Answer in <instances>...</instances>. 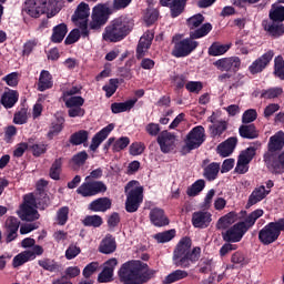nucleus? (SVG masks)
I'll return each instance as SVG.
<instances>
[{
	"instance_id": "1",
	"label": "nucleus",
	"mask_w": 284,
	"mask_h": 284,
	"mask_svg": "<svg viewBox=\"0 0 284 284\" xmlns=\"http://www.w3.org/2000/svg\"><path fill=\"white\" fill-rule=\"evenodd\" d=\"M156 271L150 270L148 264L141 261H129L124 263L120 271V281L124 284H143L154 277Z\"/></svg>"
},
{
	"instance_id": "2",
	"label": "nucleus",
	"mask_w": 284,
	"mask_h": 284,
	"mask_svg": "<svg viewBox=\"0 0 284 284\" xmlns=\"http://www.w3.org/2000/svg\"><path fill=\"white\" fill-rule=\"evenodd\" d=\"M199 258H201V247L195 246L192 248V240L190 237H183L173 251V264L183 270H187L199 263Z\"/></svg>"
},
{
	"instance_id": "3",
	"label": "nucleus",
	"mask_w": 284,
	"mask_h": 284,
	"mask_svg": "<svg viewBox=\"0 0 284 284\" xmlns=\"http://www.w3.org/2000/svg\"><path fill=\"white\" fill-rule=\"evenodd\" d=\"M132 0H113L112 7L109 3H99L92 9L91 22L89 24L91 30H99L102 26L108 23L110 14L119 10H125Z\"/></svg>"
},
{
	"instance_id": "4",
	"label": "nucleus",
	"mask_w": 284,
	"mask_h": 284,
	"mask_svg": "<svg viewBox=\"0 0 284 284\" xmlns=\"http://www.w3.org/2000/svg\"><path fill=\"white\" fill-rule=\"evenodd\" d=\"M284 146V132L278 131L270 138L268 141V152L264 154V161L271 172L274 174H283L284 172V151L277 156V159L272 160V152H278L283 150Z\"/></svg>"
},
{
	"instance_id": "5",
	"label": "nucleus",
	"mask_w": 284,
	"mask_h": 284,
	"mask_svg": "<svg viewBox=\"0 0 284 284\" xmlns=\"http://www.w3.org/2000/svg\"><path fill=\"white\" fill-rule=\"evenodd\" d=\"M212 32V24L204 23L200 28L190 32V38H186L182 41L175 43L173 49V57H187L194 52L195 48H199V42L194 39H203V37H207Z\"/></svg>"
},
{
	"instance_id": "6",
	"label": "nucleus",
	"mask_w": 284,
	"mask_h": 284,
	"mask_svg": "<svg viewBox=\"0 0 284 284\" xmlns=\"http://www.w3.org/2000/svg\"><path fill=\"white\" fill-rule=\"evenodd\" d=\"M264 212L261 209L253 211L244 222H240L231 226L224 233H222L223 241L226 243H239L250 227L263 216Z\"/></svg>"
},
{
	"instance_id": "7",
	"label": "nucleus",
	"mask_w": 284,
	"mask_h": 284,
	"mask_svg": "<svg viewBox=\"0 0 284 284\" xmlns=\"http://www.w3.org/2000/svg\"><path fill=\"white\" fill-rule=\"evenodd\" d=\"M132 21L126 17L115 18L104 30V41H110L111 43L123 41L132 32Z\"/></svg>"
},
{
	"instance_id": "8",
	"label": "nucleus",
	"mask_w": 284,
	"mask_h": 284,
	"mask_svg": "<svg viewBox=\"0 0 284 284\" xmlns=\"http://www.w3.org/2000/svg\"><path fill=\"white\" fill-rule=\"evenodd\" d=\"M59 10V0H27L23 8V12L33 19H39L44 12L49 18L54 17Z\"/></svg>"
},
{
	"instance_id": "9",
	"label": "nucleus",
	"mask_w": 284,
	"mask_h": 284,
	"mask_svg": "<svg viewBox=\"0 0 284 284\" xmlns=\"http://www.w3.org/2000/svg\"><path fill=\"white\" fill-rule=\"evenodd\" d=\"M81 87H72L62 92V101L65 108L69 109L68 114L71 119L77 116H83L85 114V110H83V103H85V99L81 95H77L81 93Z\"/></svg>"
},
{
	"instance_id": "10",
	"label": "nucleus",
	"mask_w": 284,
	"mask_h": 284,
	"mask_svg": "<svg viewBox=\"0 0 284 284\" xmlns=\"http://www.w3.org/2000/svg\"><path fill=\"white\" fill-rule=\"evenodd\" d=\"M143 185H141V183L136 180H132L125 185L124 192L126 195V212L133 213L139 210V207L143 203Z\"/></svg>"
},
{
	"instance_id": "11",
	"label": "nucleus",
	"mask_w": 284,
	"mask_h": 284,
	"mask_svg": "<svg viewBox=\"0 0 284 284\" xmlns=\"http://www.w3.org/2000/svg\"><path fill=\"white\" fill-rule=\"evenodd\" d=\"M281 232H284V217L266 224L258 232V240L263 245H272V243L278 241Z\"/></svg>"
},
{
	"instance_id": "12",
	"label": "nucleus",
	"mask_w": 284,
	"mask_h": 284,
	"mask_svg": "<svg viewBox=\"0 0 284 284\" xmlns=\"http://www.w3.org/2000/svg\"><path fill=\"white\" fill-rule=\"evenodd\" d=\"M18 216L21 221H38L39 211H37V199H34V194L29 193L24 195L23 203L18 211Z\"/></svg>"
},
{
	"instance_id": "13",
	"label": "nucleus",
	"mask_w": 284,
	"mask_h": 284,
	"mask_svg": "<svg viewBox=\"0 0 284 284\" xmlns=\"http://www.w3.org/2000/svg\"><path fill=\"white\" fill-rule=\"evenodd\" d=\"M205 142V129L201 125L193 128L185 139V145L183 146V152H192L201 148Z\"/></svg>"
},
{
	"instance_id": "14",
	"label": "nucleus",
	"mask_w": 284,
	"mask_h": 284,
	"mask_svg": "<svg viewBox=\"0 0 284 284\" xmlns=\"http://www.w3.org/2000/svg\"><path fill=\"white\" fill-rule=\"evenodd\" d=\"M90 19V6L85 2H81L77 10L74 11V14L72 16V21L78 28H80L82 31V37H88V20Z\"/></svg>"
},
{
	"instance_id": "15",
	"label": "nucleus",
	"mask_w": 284,
	"mask_h": 284,
	"mask_svg": "<svg viewBox=\"0 0 284 284\" xmlns=\"http://www.w3.org/2000/svg\"><path fill=\"white\" fill-rule=\"evenodd\" d=\"M43 254V246L36 245L31 250L22 251L18 255H16L12 260V267H21V265H26L29 261H34L37 256H41Z\"/></svg>"
},
{
	"instance_id": "16",
	"label": "nucleus",
	"mask_w": 284,
	"mask_h": 284,
	"mask_svg": "<svg viewBox=\"0 0 284 284\" xmlns=\"http://www.w3.org/2000/svg\"><path fill=\"white\" fill-rule=\"evenodd\" d=\"M108 187L101 181H85L77 189V192L81 194V196H97V194H101V192H105Z\"/></svg>"
},
{
	"instance_id": "17",
	"label": "nucleus",
	"mask_w": 284,
	"mask_h": 284,
	"mask_svg": "<svg viewBox=\"0 0 284 284\" xmlns=\"http://www.w3.org/2000/svg\"><path fill=\"white\" fill-rule=\"evenodd\" d=\"M254 156H256V146H248L246 150L242 151L235 166V172L237 174L247 173L250 170V163Z\"/></svg>"
},
{
	"instance_id": "18",
	"label": "nucleus",
	"mask_w": 284,
	"mask_h": 284,
	"mask_svg": "<svg viewBox=\"0 0 284 284\" xmlns=\"http://www.w3.org/2000/svg\"><path fill=\"white\" fill-rule=\"evenodd\" d=\"M158 143L163 154H170V152L176 149V135L162 131L158 136Z\"/></svg>"
},
{
	"instance_id": "19",
	"label": "nucleus",
	"mask_w": 284,
	"mask_h": 284,
	"mask_svg": "<svg viewBox=\"0 0 284 284\" xmlns=\"http://www.w3.org/2000/svg\"><path fill=\"white\" fill-rule=\"evenodd\" d=\"M215 68L221 72H236L241 68V58H222L214 62Z\"/></svg>"
},
{
	"instance_id": "20",
	"label": "nucleus",
	"mask_w": 284,
	"mask_h": 284,
	"mask_svg": "<svg viewBox=\"0 0 284 284\" xmlns=\"http://www.w3.org/2000/svg\"><path fill=\"white\" fill-rule=\"evenodd\" d=\"M274 59V51L270 50L260 58H257L255 61L252 62V64L248 67V71L251 74H258L262 71H264L267 65H270V61Z\"/></svg>"
},
{
	"instance_id": "21",
	"label": "nucleus",
	"mask_w": 284,
	"mask_h": 284,
	"mask_svg": "<svg viewBox=\"0 0 284 284\" xmlns=\"http://www.w3.org/2000/svg\"><path fill=\"white\" fill-rule=\"evenodd\" d=\"M119 265V261L115 257L110 258L104 263L103 271L99 274V283H110L114 276V267Z\"/></svg>"
},
{
	"instance_id": "22",
	"label": "nucleus",
	"mask_w": 284,
	"mask_h": 284,
	"mask_svg": "<svg viewBox=\"0 0 284 284\" xmlns=\"http://www.w3.org/2000/svg\"><path fill=\"white\" fill-rule=\"evenodd\" d=\"M210 223H212V213L207 211H197L193 213V226L199 227L200 230H205V227H210Z\"/></svg>"
},
{
	"instance_id": "23",
	"label": "nucleus",
	"mask_w": 284,
	"mask_h": 284,
	"mask_svg": "<svg viewBox=\"0 0 284 284\" xmlns=\"http://www.w3.org/2000/svg\"><path fill=\"white\" fill-rule=\"evenodd\" d=\"M154 40V32L146 31L139 41L138 48H136V57L138 59H143L145 57V52L150 50V47L152 45V41Z\"/></svg>"
},
{
	"instance_id": "24",
	"label": "nucleus",
	"mask_w": 284,
	"mask_h": 284,
	"mask_svg": "<svg viewBox=\"0 0 284 284\" xmlns=\"http://www.w3.org/2000/svg\"><path fill=\"white\" fill-rule=\"evenodd\" d=\"M150 221L155 227H165V225H170V220L165 216V211L159 207L150 211Z\"/></svg>"
},
{
	"instance_id": "25",
	"label": "nucleus",
	"mask_w": 284,
	"mask_h": 284,
	"mask_svg": "<svg viewBox=\"0 0 284 284\" xmlns=\"http://www.w3.org/2000/svg\"><path fill=\"white\" fill-rule=\"evenodd\" d=\"M160 3L164 8H170L171 16L174 19L185 10V3H187V0H160Z\"/></svg>"
},
{
	"instance_id": "26",
	"label": "nucleus",
	"mask_w": 284,
	"mask_h": 284,
	"mask_svg": "<svg viewBox=\"0 0 284 284\" xmlns=\"http://www.w3.org/2000/svg\"><path fill=\"white\" fill-rule=\"evenodd\" d=\"M112 130H114V124H108L100 132H98L92 138L90 150H92V152L97 151L99 145H101V143L104 142L108 136H110V132H112Z\"/></svg>"
},
{
	"instance_id": "27",
	"label": "nucleus",
	"mask_w": 284,
	"mask_h": 284,
	"mask_svg": "<svg viewBox=\"0 0 284 284\" xmlns=\"http://www.w3.org/2000/svg\"><path fill=\"white\" fill-rule=\"evenodd\" d=\"M237 143L239 140L236 138H229L225 142L221 143L217 146V154H220V156H222L223 159L230 156V154L234 152Z\"/></svg>"
},
{
	"instance_id": "28",
	"label": "nucleus",
	"mask_w": 284,
	"mask_h": 284,
	"mask_svg": "<svg viewBox=\"0 0 284 284\" xmlns=\"http://www.w3.org/2000/svg\"><path fill=\"white\" fill-rule=\"evenodd\" d=\"M1 104L3 108L9 110L10 108H14L17 101H19V92L14 90L7 89L1 95Z\"/></svg>"
},
{
	"instance_id": "29",
	"label": "nucleus",
	"mask_w": 284,
	"mask_h": 284,
	"mask_svg": "<svg viewBox=\"0 0 284 284\" xmlns=\"http://www.w3.org/2000/svg\"><path fill=\"white\" fill-rule=\"evenodd\" d=\"M99 252H101V254H113V252H116V240L114 236L110 234L105 235L100 243Z\"/></svg>"
},
{
	"instance_id": "30",
	"label": "nucleus",
	"mask_w": 284,
	"mask_h": 284,
	"mask_svg": "<svg viewBox=\"0 0 284 284\" xmlns=\"http://www.w3.org/2000/svg\"><path fill=\"white\" fill-rule=\"evenodd\" d=\"M130 145V138L122 136L120 139L110 138L106 143L105 148H112L113 152H121L122 150H125Z\"/></svg>"
},
{
	"instance_id": "31",
	"label": "nucleus",
	"mask_w": 284,
	"mask_h": 284,
	"mask_svg": "<svg viewBox=\"0 0 284 284\" xmlns=\"http://www.w3.org/2000/svg\"><path fill=\"white\" fill-rule=\"evenodd\" d=\"M267 194H270V190H265L264 185L255 187L248 197L247 205L251 206L256 205V203H261V201H263Z\"/></svg>"
},
{
	"instance_id": "32",
	"label": "nucleus",
	"mask_w": 284,
	"mask_h": 284,
	"mask_svg": "<svg viewBox=\"0 0 284 284\" xmlns=\"http://www.w3.org/2000/svg\"><path fill=\"white\" fill-rule=\"evenodd\" d=\"M136 99L128 100L125 102H114L111 104V112L113 114H121V112H130L136 104Z\"/></svg>"
},
{
	"instance_id": "33",
	"label": "nucleus",
	"mask_w": 284,
	"mask_h": 284,
	"mask_svg": "<svg viewBox=\"0 0 284 284\" xmlns=\"http://www.w3.org/2000/svg\"><path fill=\"white\" fill-rule=\"evenodd\" d=\"M52 85H54L52 74H50V71L42 70L38 81L39 92H45V90H50Z\"/></svg>"
},
{
	"instance_id": "34",
	"label": "nucleus",
	"mask_w": 284,
	"mask_h": 284,
	"mask_svg": "<svg viewBox=\"0 0 284 284\" xmlns=\"http://www.w3.org/2000/svg\"><path fill=\"white\" fill-rule=\"evenodd\" d=\"M112 207V201L108 197H100L91 202L89 210L92 212H108Z\"/></svg>"
},
{
	"instance_id": "35",
	"label": "nucleus",
	"mask_w": 284,
	"mask_h": 284,
	"mask_svg": "<svg viewBox=\"0 0 284 284\" xmlns=\"http://www.w3.org/2000/svg\"><path fill=\"white\" fill-rule=\"evenodd\" d=\"M203 176L207 181H215L216 176H219V172H221V164L216 162H212L211 164H203Z\"/></svg>"
},
{
	"instance_id": "36",
	"label": "nucleus",
	"mask_w": 284,
	"mask_h": 284,
	"mask_svg": "<svg viewBox=\"0 0 284 284\" xmlns=\"http://www.w3.org/2000/svg\"><path fill=\"white\" fill-rule=\"evenodd\" d=\"M189 273L184 270H175L169 275H166L163 280V284H172L179 281H183V278H187Z\"/></svg>"
},
{
	"instance_id": "37",
	"label": "nucleus",
	"mask_w": 284,
	"mask_h": 284,
	"mask_svg": "<svg viewBox=\"0 0 284 284\" xmlns=\"http://www.w3.org/2000/svg\"><path fill=\"white\" fill-rule=\"evenodd\" d=\"M67 34H68V26H65V23L58 24L57 27L53 28L51 41L53 43H61V41L65 39Z\"/></svg>"
},
{
	"instance_id": "38",
	"label": "nucleus",
	"mask_w": 284,
	"mask_h": 284,
	"mask_svg": "<svg viewBox=\"0 0 284 284\" xmlns=\"http://www.w3.org/2000/svg\"><path fill=\"white\" fill-rule=\"evenodd\" d=\"M232 48V43L227 44H222L221 42H214L210 48H209V54L211 57H221L225 54Z\"/></svg>"
},
{
	"instance_id": "39",
	"label": "nucleus",
	"mask_w": 284,
	"mask_h": 284,
	"mask_svg": "<svg viewBox=\"0 0 284 284\" xmlns=\"http://www.w3.org/2000/svg\"><path fill=\"white\" fill-rule=\"evenodd\" d=\"M268 17L272 21L282 23V21H284V7L281 4H272Z\"/></svg>"
},
{
	"instance_id": "40",
	"label": "nucleus",
	"mask_w": 284,
	"mask_h": 284,
	"mask_svg": "<svg viewBox=\"0 0 284 284\" xmlns=\"http://www.w3.org/2000/svg\"><path fill=\"white\" fill-rule=\"evenodd\" d=\"M240 135L243 139H256L258 138V131H256L254 124L242 125L240 126Z\"/></svg>"
},
{
	"instance_id": "41",
	"label": "nucleus",
	"mask_w": 284,
	"mask_h": 284,
	"mask_svg": "<svg viewBox=\"0 0 284 284\" xmlns=\"http://www.w3.org/2000/svg\"><path fill=\"white\" fill-rule=\"evenodd\" d=\"M262 26H263L264 30L266 32H268V34H271V37H281V34H283V29L274 22H270L267 20H264L262 22Z\"/></svg>"
},
{
	"instance_id": "42",
	"label": "nucleus",
	"mask_w": 284,
	"mask_h": 284,
	"mask_svg": "<svg viewBox=\"0 0 284 284\" xmlns=\"http://www.w3.org/2000/svg\"><path fill=\"white\" fill-rule=\"evenodd\" d=\"M202 190H205V180H196L191 186L187 187V196H199Z\"/></svg>"
},
{
	"instance_id": "43",
	"label": "nucleus",
	"mask_w": 284,
	"mask_h": 284,
	"mask_svg": "<svg viewBox=\"0 0 284 284\" xmlns=\"http://www.w3.org/2000/svg\"><path fill=\"white\" fill-rule=\"evenodd\" d=\"M89 135L90 133L85 130L78 131L71 135L70 143L72 145H81L88 141Z\"/></svg>"
},
{
	"instance_id": "44",
	"label": "nucleus",
	"mask_w": 284,
	"mask_h": 284,
	"mask_svg": "<svg viewBox=\"0 0 284 284\" xmlns=\"http://www.w3.org/2000/svg\"><path fill=\"white\" fill-rule=\"evenodd\" d=\"M236 222V213L230 212L229 214L221 217L217 222L219 230H225L226 227H230L232 223Z\"/></svg>"
},
{
	"instance_id": "45",
	"label": "nucleus",
	"mask_w": 284,
	"mask_h": 284,
	"mask_svg": "<svg viewBox=\"0 0 284 284\" xmlns=\"http://www.w3.org/2000/svg\"><path fill=\"white\" fill-rule=\"evenodd\" d=\"M176 236V231L175 230H169L162 233H158L153 236L158 243H170L172 239Z\"/></svg>"
},
{
	"instance_id": "46",
	"label": "nucleus",
	"mask_w": 284,
	"mask_h": 284,
	"mask_svg": "<svg viewBox=\"0 0 284 284\" xmlns=\"http://www.w3.org/2000/svg\"><path fill=\"white\" fill-rule=\"evenodd\" d=\"M83 225L87 227H101L103 225V219L99 215H88L83 220Z\"/></svg>"
},
{
	"instance_id": "47",
	"label": "nucleus",
	"mask_w": 284,
	"mask_h": 284,
	"mask_svg": "<svg viewBox=\"0 0 284 284\" xmlns=\"http://www.w3.org/2000/svg\"><path fill=\"white\" fill-rule=\"evenodd\" d=\"M38 265H40V267L43 270H47V272H57V270H59V264L50 258L40 260Z\"/></svg>"
},
{
	"instance_id": "48",
	"label": "nucleus",
	"mask_w": 284,
	"mask_h": 284,
	"mask_svg": "<svg viewBox=\"0 0 284 284\" xmlns=\"http://www.w3.org/2000/svg\"><path fill=\"white\" fill-rule=\"evenodd\" d=\"M61 165H63V162L61 159H57L50 170V176L51 179H53L54 181H59L60 176H61Z\"/></svg>"
},
{
	"instance_id": "49",
	"label": "nucleus",
	"mask_w": 284,
	"mask_h": 284,
	"mask_svg": "<svg viewBox=\"0 0 284 284\" xmlns=\"http://www.w3.org/2000/svg\"><path fill=\"white\" fill-rule=\"evenodd\" d=\"M205 21L203 14L199 13L187 19L190 30H197V28Z\"/></svg>"
},
{
	"instance_id": "50",
	"label": "nucleus",
	"mask_w": 284,
	"mask_h": 284,
	"mask_svg": "<svg viewBox=\"0 0 284 284\" xmlns=\"http://www.w3.org/2000/svg\"><path fill=\"white\" fill-rule=\"evenodd\" d=\"M156 19H159V10L154 8L146 9L144 13V21L146 26H152V23H154Z\"/></svg>"
},
{
	"instance_id": "51",
	"label": "nucleus",
	"mask_w": 284,
	"mask_h": 284,
	"mask_svg": "<svg viewBox=\"0 0 284 284\" xmlns=\"http://www.w3.org/2000/svg\"><path fill=\"white\" fill-rule=\"evenodd\" d=\"M274 74L278 77V79L284 80V60L283 57L278 55L274 60Z\"/></svg>"
},
{
	"instance_id": "52",
	"label": "nucleus",
	"mask_w": 284,
	"mask_h": 284,
	"mask_svg": "<svg viewBox=\"0 0 284 284\" xmlns=\"http://www.w3.org/2000/svg\"><path fill=\"white\" fill-rule=\"evenodd\" d=\"M210 130H211L212 136H221V134L225 132V130H227V122L225 121L217 122L216 124H213L210 128Z\"/></svg>"
},
{
	"instance_id": "53",
	"label": "nucleus",
	"mask_w": 284,
	"mask_h": 284,
	"mask_svg": "<svg viewBox=\"0 0 284 284\" xmlns=\"http://www.w3.org/2000/svg\"><path fill=\"white\" fill-rule=\"evenodd\" d=\"M119 88V80L116 79H111L109 81V84L103 87V90L108 97V99H110V97H112V94H114V92H116Z\"/></svg>"
},
{
	"instance_id": "54",
	"label": "nucleus",
	"mask_w": 284,
	"mask_h": 284,
	"mask_svg": "<svg viewBox=\"0 0 284 284\" xmlns=\"http://www.w3.org/2000/svg\"><path fill=\"white\" fill-rule=\"evenodd\" d=\"M2 81H4L10 88H17V85H19V73H9L2 78Z\"/></svg>"
},
{
	"instance_id": "55",
	"label": "nucleus",
	"mask_w": 284,
	"mask_h": 284,
	"mask_svg": "<svg viewBox=\"0 0 284 284\" xmlns=\"http://www.w3.org/2000/svg\"><path fill=\"white\" fill-rule=\"evenodd\" d=\"M145 151V145L141 142H134L129 148V153L131 156H140L142 152Z\"/></svg>"
},
{
	"instance_id": "56",
	"label": "nucleus",
	"mask_w": 284,
	"mask_h": 284,
	"mask_svg": "<svg viewBox=\"0 0 284 284\" xmlns=\"http://www.w3.org/2000/svg\"><path fill=\"white\" fill-rule=\"evenodd\" d=\"M231 263H233L234 265H240V267H243V265H247V260H245V255L237 251L232 254Z\"/></svg>"
},
{
	"instance_id": "57",
	"label": "nucleus",
	"mask_w": 284,
	"mask_h": 284,
	"mask_svg": "<svg viewBox=\"0 0 284 284\" xmlns=\"http://www.w3.org/2000/svg\"><path fill=\"white\" fill-rule=\"evenodd\" d=\"M258 116V113H256V110L248 109L246 110L242 115V122L243 123H253V121H256V118Z\"/></svg>"
},
{
	"instance_id": "58",
	"label": "nucleus",
	"mask_w": 284,
	"mask_h": 284,
	"mask_svg": "<svg viewBox=\"0 0 284 284\" xmlns=\"http://www.w3.org/2000/svg\"><path fill=\"white\" fill-rule=\"evenodd\" d=\"M27 122H28V112L26 111V109H22L14 114L13 123H16V125H23V123H27Z\"/></svg>"
},
{
	"instance_id": "59",
	"label": "nucleus",
	"mask_w": 284,
	"mask_h": 284,
	"mask_svg": "<svg viewBox=\"0 0 284 284\" xmlns=\"http://www.w3.org/2000/svg\"><path fill=\"white\" fill-rule=\"evenodd\" d=\"M283 94V89L282 88H273L264 91L262 93V97L264 99H276V97H281Z\"/></svg>"
},
{
	"instance_id": "60",
	"label": "nucleus",
	"mask_w": 284,
	"mask_h": 284,
	"mask_svg": "<svg viewBox=\"0 0 284 284\" xmlns=\"http://www.w3.org/2000/svg\"><path fill=\"white\" fill-rule=\"evenodd\" d=\"M98 270H99V262H91L84 267L82 274L84 278H90V276H92V274H94V272H97Z\"/></svg>"
},
{
	"instance_id": "61",
	"label": "nucleus",
	"mask_w": 284,
	"mask_h": 284,
	"mask_svg": "<svg viewBox=\"0 0 284 284\" xmlns=\"http://www.w3.org/2000/svg\"><path fill=\"white\" fill-rule=\"evenodd\" d=\"M212 260L202 258L199 263L201 274H207V272H212Z\"/></svg>"
},
{
	"instance_id": "62",
	"label": "nucleus",
	"mask_w": 284,
	"mask_h": 284,
	"mask_svg": "<svg viewBox=\"0 0 284 284\" xmlns=\"http://www.w3.org/2000/svg\"><path fill=\"white\" fill-rule=\"evenodd\" d=\"M185 88L189 92H195L199 94L203 90V82L201 81H190L185 84Z\"/></svg>"
},
{
	"instance_id": "63",
	"label": "nucleus",
	"mask_w": 284,
	"mask_h": 284,
	"mask_svg": "<svg viewBox=\"0 0 284 284\" xmlns=\"http://www.w3.org/2000/svg\"><path fill=\"white\" fill-rule=\"evenodd\" d=\"M68 214H70V209H68L67 206L58 211L59 225H65V223H68Z\"/></svg>"
},
{
	"instance_id": "64",
	"label": "nucleus",
	"mask_w": 284,
	"mask_h": 284,
	"mask_svg": "<svg viewBox=\"0 0 284 284\" xmlns=\"http://www.w3.org/2000/svg\"><path fill=\"white\" fill-rule=\"evenodd\" d=\"M85 161H88V153L85 151H82L73 155L71 163H73L74 165H83Z\"/></svg>"
}]
</instances>
